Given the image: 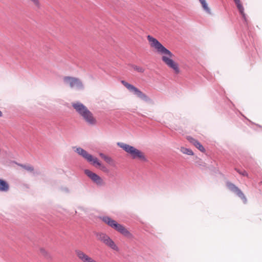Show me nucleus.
<instances>
[{
    "mask_svg": "<svg viewBox=\"0 0 262 262\" xmlns=\"http://www.w3.org/2000/svg\"><path fill=\"white\" fill-rule=\"evenodd\" d=\"M76 254L78 258L82 262H98L96 259L86 254L82 251L77 250L76 251Z\"/></svg>",
    "mask_w": 262,
    "mask_h": 262,
    "instance_id": "9d476101",
    "label": "nucleus"
},
{
    "mask_svg": "<svg viewBox=\"0 0 262 262\" xmlns=\"http://www.w3.org/2000/svg\"><path fill=\"white\" fill-rule=\"evenodd\" d=\"M100 157H101L102 158H103V159H104V160H105L107 163H111L112 162V159L111 158H110V157H107V156H105V155H104V154H103L101 153V154H100Z\"/></svg>",
    "mask_w": 262,
    "mask_h": 262,
    "instance_id": "aec40b11",
    "label": "nucleus"
},
{
    "mask_svg": "<svg viewBox=\"0 0 262 262\" xmlns=\"http://www.w3.org/2000/svg\"><path fill=\"white\" fill-rule=\"evenodd\" d=\"M118 145L128 154L133 159L139 160L142 162L147 161L145 154L135 147L123 143H118Z\"/></svg>",
    "mask_w": 262,
    "mask_h": 262,
    "instance_id": "7ed1b4c3",
    "label": "nucleus"
},
{
    "mask_svg": "<svg viewBox=\"0 0 262 262\" xmlns=\"http://www.w3.org/2000/svg\"><path fill=\"white\" fill-rule=\"evenodd\" d=\"M3 116L2 112L0 111V117H2Z\"/></svg>",
    "mask_w": 262,
    "mask_h": 262,
    "instance_id": "b1692460",
    "label": "nucleus"
},
{
    "mask_svg": "<svg viewBox=\"0 0 262 262\" xmlns=\"http://www.w3.org/2000/svg\"><path fill=\"white\" fill-rule=\"evenodd\" d=\"M181 151L183 154H186L188 155H193V152L191 149L185 148V147H181Z\"/></svg>",
    "mask_w": 262,
    "mask_h": 262,
    "instance_id": "a211bd4d",
    "label": "nucleus"
},
{
    "mask_svg": "<svg viewBox=\"0 0 262 262\" xmlns=\"http://www.w3.org/2000/svg\"><path fill=\"white\" fill-rule=\"evenodd\" d=\"M72 106L88 123L91 125H94L96 123V119L93 114L83 104L80 102L73 103Z\"/></svg>",
    "mask_w": 262,
    "mask_h": 262,
    "instance_id": "f03ea898",
    "label": "nucleus"
},
{
    "mask_svg": "<svg viewBox=\"0 0 262 262\" xmlns=\"http://www.w3.org/2000/svg\"><path fill=\"white\" fill-rule=\"evenodd\" d=\"M239 13L242 15L243 17L245 19H246V15L244 12V8L242 4V3L240 0H233Z\"/></svg>",
    "mask_w": 262,
    "mask_h": 262,
    "instance_id": "f8f14e48",
    "label": "nucleus"
},
{
    "mask_svg": "<svg viewBox=\"0 0 262 262\" xmlns=\"http://www.w3.org/2000/svg\"><path fill=\"white\" fill-rule=\"evenodd\" d=\"M102 221L107 225L119 232L123 236L131 238L133 237L132 234L123 225L118 223L116 221L112 219L108 216H104L102 219Z\"/></svg>",
    "mask_w": 262,
    "mask_h": 262,
    "instance_id": "20e7f679",
    "label": "nucleus"
},
{
    "mask_svg": "<svg viewBox=\"0 0 262 262\" xmlns=\"http://www.w3.org/2000/svg\"><path fill=\"white\" fill-rule=\"evenodd\" d=\"M84 173L89 178H90L94 183H96L97 184H103V180L100 177H99L96 173L88 169L85 170Z\"/></svg>",
    "mask_w": 262,
    "mask_h": 262,
    "instance_id": "1a4fd4ad",
    "label": "nucleus"
},
{
    "mask_svg": "<svg viewBox=\"0 0 262 262\" xmlns=\"http://www.w3.org/2000/svg\"><path fill=\"white\" fill-rule=\"evenodd\" d=\"M235 188L237 194L243 200L244 203H246L247 201V199H246V198L244 194L237 187H235Z\"/></svg>",
    "mask_w": 262,
    "mask_h": 262,
    "instance_id": "2eb2a0df",
    "label": "nucleus"
},
{
    "mask_svg": "<svg viewBox=\"0 0 262 262\" xmlns=\"http://www.w3.org/2000/svg\"><path fill=\"white\" fill-rule=\"evenodd\" d=\"M121 83L128 90L131 92H133L134 94H136L138 97L145 101H147L148 100V97L145 94L142 93L141 91L134 86L133 85L128 83L124 80H122Z\"/></svg>",
    "mask_w": 262,
    "mask_h": 262,
    "instance_id": "0eeeda50",
    "label": "nucleus"
},
{
    "mask_svg": "<svg viewBox=\"0 0 262 262\" xmlns=\"http://www.w3.org/2000/svg\"><path fill=\"white\" fill-rule=\"evenodd\" d=\"M235 188L237 194L243 200L244 203H246L247 201V199H246V198L244 194L237 187H235Z\"/></svg>",
    "mask_w": 262,
    "mask_h": 262,
    "instance_id": "dca6fc26",
    "label": "nucleus"
},
{
    "mask_svg": "<svg viewBox=\"0 0 262 262\" xmlns=\"http://www.w3.org/2000/svg\"><path fill=\"white\" fill-rule=\"evenodd\" d=\"M187 139L191 144L195 146L201 151H205L204 147L198 141L190 137H187Z\"/></svg>",
    "mask_w": 262,
    "mask_h": 262,
    "instance_id": "9b49d317",
    "label": "nucleus"
},
{
    "mask_svg": "<svg viewBox=\"0 0 262 262\" xmlns=\"http://www.w3.org/2000/svg\"><path fill=\"white\" fill-rule=\"evenodd\" d=\"M29 2H31L35 9H40L41 7V4L40 0H28Z\"/></svg>",
    "mask_w": 262,
    "mask_h": 262,
    "instance_id": "4468645a",
    "label": "nucleus"
},
{
    "mask_svg": "<svg viewBox=\"0 0 262 262\" xmlns=\"http://www.w3.org/2000/svg\"><path fill=\"white\" fill-rule=\"evenodd\" d=\"M147 40L151 48H154L156 51L161 56L163 62L169 68L173 70L176 74L180 72L179 64L173 60L174 55L165 47H164L156 38L150 35H148Z\"/></svg>",
    "mask_w": 262,
    "mask_h": 262,
    "instance_id": "f257e3e1",
    "label": "nucleus"
},
{
    "mask_svg": "<svg viewBox=\"0 0 262 262\" xmlns=\"http://www.w3.org/2000/svg\"><path fill=\"white\" fill-rule=\"evenodd\" d=\"M21 167L25 169L26 170L30 172H32L34 170L33 167L31 165H21Z\"/></svg>",
    "mask_w": 262,
    "mask_h": 262,
    "instance_id": "4be33fe9",
    "label": "nucleus"
},
{
    "mask_svg": "<svg viewBox=\"0 0 262 262\" xmlns=\"http://www.w3.org/2000/svg\"><path fill=\"white\" fill-rule=\"evenodd\" d=\"M9 189V184L5 180L0 179V191L7 192Z\"/></svg>",
    "mask_w": 262,
    "mask_h": 262,
    "instance_id": "ddd939ff",
    "label": "nucleus"
},
{
    "mask_svg": "<svg viewBox=\"0 0 262 262\" xmlns=\"http://www.w3.org/2000/svg\"><path fill=\"white\" fill-rule=\"evenodd\" d=\"M200 2L202 4V6L207 12L210 13V10L209 8L208 7L207 4L205 0H199Z\"/></svg>",
    "mask_w": 262,
    "mask_h": 262,
    "instance_id": "f3484780",
    "label": "nucleus"
},
{
    "mask_svg": "<svg viewBox=\"0 0 262 262\" xmlns=\"http://www.w3.org/2000/svg\"><path fill=\"white\" fill-rule=\"evenodd\" d=\"M235 169L239 174H240L243 176H246L247 177H248V174L245 170H244L241 171L236 168H235Z\"/></svg>",
    "mask_w": 262,
    "mask_h": 262,
    "instance_id": "5701e85b",
    "label": "nucleus"
},
{
    "mask_svg": "<svg viewBox=\"0 0 262 262\" xmlns=\"http://www.w3.org/2000/svg\"><path fill=\"white\" fill-rule=\"evenodd\" d=\"M40 253L42 255H43L45 257H49V253L45 249L41 248L40 249Z\"/></svg>",
    "mask_w": 262,
    "mask_h": 262,
    "instance_id": "412c9836",
    "label": "nucleus"
},
{
    "mask_svg": "<svg viewBox=\"0 0 262 262\" xmlns=\"http://www.w3.org/2000/svg\"><path fill=\"white\" fill-rule=\"evenodd\" d=\"M132 68L134 70L139 73H143L145 71V69L143 67L135 65L133 66Z\"/></svg>",
    "mask_w": 262,
    "mask_h": 262,
    "instance_id": "6ab92c4d",
    "label": "nucleus"
},
{
    "mask_svg": "<svg viewBox=\"0 0 262 262\" xmlns=\"http://www.w3.org/2000/svg\"><path fill=\"white\" fill-rule=\"evenodd\" d=\"M96 237L98 240L102 242L103 244L111 249L115 251L119 250L118 247L115 244L114 242L106 234L103 233H97Z\"/></svg>",
    "mask_w": 262,
    "mask_h": 262,
    "instance_id": "423d86ee",
    "label": "nucleus"
},
{
    "mask_svg": "<svg viewBox=\"0 0 262 262\" xmlns=\"http://www.w3.org/2000/svg\"><path fill=\"white\" fill-rule=\"evenodd\" d=\"M77 152L80 156H81L83 158L85 159L88 162H92V164L95 166H98L101 167V169H103L104 167L101 166V164L97 158H95L93 157L91 155L88 154L86 151L83 149L81 148H77L76 149Z\"/></svg>",
    "mask_w": 262,
    "mask_h": 262,
    "instance_id": "39448f33",
    "label": "nucleus"
},
{
    "mask_svg": "<svg viewBox=\"0 0 262 262\" xmlns=\"http://www.w3.org/2000/svg\"><path fill=\"white\" fill-rule=\"evenodd\" d=\"M64 82L70 85L71 88L81 89L83 85L81 81L77 78L66 76L63 78Z\"/></svg>",
    "mask_w": 262,
    "mask_h": 262,
    "instance_id": "6e6552de",
    "label": "nucleus"
}]
</instances>
